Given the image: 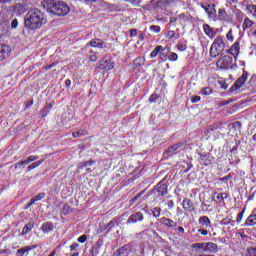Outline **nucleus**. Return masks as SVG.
<instances>
[{
	"label": "nucleus",
	"mask_w": 256,
	"mask_h": 256,
	"mask_svg": "<svg viewBox=\"0 0 256 256\" xmlns=\"http://www.w3.org/2000/svg\"><path fill=\"white\" fill-rule=\"evenodd\" d=\"M228 3H237V0H227Z\"/></svg>",
	"instance_id": "61"
},
{
	"label": "nucleus",
	"mask_w": 256,
	"mask_h": 256,
	"mask_svg": "<svg viewBox=\"0 0 256 256\" xmlns=\"http://www.w3.org/2000/svg\"><path fill=\"white\" fill-rule=\"evenodd\" d=\"M29 163H31V162L28 158L25 160H21L15 164V169H19V167H25L26 165H29Z\"/></svg>",
	"instance_id": "29"
},
{
	"label": "nucleus",
	"mask_w": 256,
	"mask_h": 256,
	"mask_svg": "<svg viewBox=\"0 0 256 256\" xmlns=\"http://www.w3.org/2000/svg\"><path fill=\"white\" fill-rule=\"evenodd\" d=\"M204 29V33L210 37V39H213V37H215V31H213V28H211V26H209V24H205L203 26Z\"/></svg>",
	"instance_id": "14"
},
{
	"label": "nucleus",
	"mask_w": 256,
	"mask_h": 256,
	"mask_svg": "<svg viewBox=\"0 0 256 256\" xmlns=\"http://www.w3.org/2000/svg\"><path fill=\"white\" fill-rule=\"evenodd\" d=\"M250 27H253V21H251V19H249V18H245L244 23H243L244 31L246 29H250Z\"/></svg>",
	"instance_id": "30"
},
{
	"label": "nucleus",
	"mask_w": 256,
	"mask_h": 256,
	"mask_svg": "<svg viewBox=\"0 0 256 256\" xmlns=\"http://www.w3.org/2000/svg\"><path fill=\"white\" fill-rule=\"evenodd\" d=\"M249 79V73L243 72L241 77H239L236 82L233 84V86L230 88L231 93L235 91H239L243 85H245V82Z\"/></svg>",
	"instance_id": "4"
},
{
	"label": "nucleus",
	"mask_w": 256,
	"mask_h": 256,
	"mask_svg": "<svg viewBox=\"0 0 256 256\" xmlns=\"http://www.w3.org/2000/svg\"><path fill=\"white\" fill-rule=\"evenodd\" d=\"M198 232L201 233V235H204V236L208 235V233H209L207 230H203V229L198 230Z\"/></svg>",
	"instance_id": "56"
},
{
	"label": "nucleus",
	"mask_w": 256,
	"mask_h": 256,
	"mask_svg": "<svg viewBox=\"0 0 256 256\" xmlns=\"http://www.w3.org/2000/svg\"><path fill=\"white\" fill-rule=\"evenodd\" d=\"M98 47L99 49H103L104 42L101 39H94L91 40L89 43L86 44V47Z\"/></svg>",
	"instance_id": "10"
},
{
	"label": "nucleus",
	"mask_w": 256,
	"mask_h": 256,
	"mask_svg": "<svg viewBox=\"0 0 256 256\" xmlns=\"http://www.w3.org/2000/svg\"><path fill=\"white\" fill-rule=\"evenodd\" d=\"M44 7L53 15H57V17H65L71 11L69 5L63 1L44 0Z\"/></svg>",
	"instance_id": "2"
},
{
	"label": "nucleus",
	"mask_w": 256,
	"mask_h": 256,
	"mask_svg": "<svg viewBox=\"0 0 256 256\" xmlns=\"http://www.w3.org/2000/svg\"><path fill=\"white\" fill-rule=\"evenodd\" d=\"M200 93L202 95H211V93H213V89H211L210 87H205L201 90Z\"/></svg>",
	"instance_id": "36"
},
{
	"label": "nucleus",
	"mask_w": 256,
	"mask_h": 256,
	"mask_svg": "<svg viewBox=\"0 0 256 256\" xmlns=\"http://www.w3.org/2000/svg\"><path fill=\"white\" fill-rule=\"evenodd\" d=\"M129 255V246H124L120 248L113 256H127Z\"/></svg>",
	"instance_id": "18"
},
{
	"label": "nucleus",
	"mask_w": 256,
	"mask_h": 256,
	"mask_svg": "<svg viewBox=\"0 0 256 256\" xmlns=\"http://www.w3.org/2000/svg\"><path fill=\"white\" fill-rule=\"evenodd\" d=\"M48 256H55V251H52Z\"/></svg>",
	"instance_id": "63"
},
{
	"label": "nucleus",
	"mask_w": 256,
	"mask_h": 256,
	"mask_svg": "<svg viewBox=\"0 0 256 256\" xmlns=\"http://www.w3.org/2000/svg\"><path fill=\"white\" fill-rule=\"evenodd\" d=\"M170 23H177V18L176 17H171L170 18Z\"/></svg>",
	"instance_id": "58"
},
{
	"label": "nucleus",
	"mask_w": 256,
	"mask_h": 256,
	"mask_svg": "<svg viewBox=\"0 0 256 256\" xmlns=\"http://www.w3.org/2000/svg\"><path fill=\"white\" fill-rule=\"evenodd\" d=\"M44 161V159H41L39 161L32 163L31 165L28 166V171H33V169H37V167H39V165H42Z\"/></svg>",
	"instance_id": "27"
},
{
	"label": "nucleus",
	"mask_w": 256,
	"mask_h": 256,
	"mask_svg": "<svg viewBox=\"0 0 256 256\" xmlns=\"http://www.w3.org/2000/svg\"><path fill=\"white\" fill-rule=\"evenodd\" d=\"M33 227H35V223L33 222L26 224L22 230V235H27V233H31V229H33Z\"/></svg>",
	"instance_id": "22"
},
{
	"label": "nucleus",
	"mask_w": 256,
	"mask_h": 256,
	"mask_svg": "<svg viewBox=\"0 0 256 256\" xmlns=\"http://www.w3.org/2000/svg\"><path fill=\"white\" fill-rule=\"evenodd\" d=\"M77 247H79V244L73 243V244L70 246V250L73 251V250L77 249Z\"/></svg>",
	"instance_id": "55"
},
{
	"label": "nucleus",
	"mask_w": 256,
	"mask_h": 256,
	"mask_svg": "<svg viewBox=\"0 0 256 256\" xmlns=\"http://www.w3.org/2000/svg\"><path fill=\"white\" fill-rule=\"evenodd\" d=\"M143 219H144L143 214L141 212H136L129 216V218L127 219V223L128 225H131V224L139 223L143 221Z\"/></svg>",
	"instance_id": "5"
},
{
	"label": "nucleus",
	"mask_w": 256,
	"mask_h": 256,
	"mask_svg": "<svg viewBox=\"0 0 256 256\" xmlns=\"http://www.w3.org/2000/svg\"><path fill=\"white\" fill-rule=\"evenodd\" d=\"M45 24H47V16L39 9L30 10L24 20L26 29H30L31 31L41 29Z\"/></svg>",
	"instance_id": "1"
},
{
	"label": "nucleus",
	"mask_w": 256,
	"mask_h": 256,
	"mask_svg": "<svg viewBox=\"0 0 256 256\" xmlns=\"http://www.w3.org/2000/svg\"><path fill=\"white\" fill-rule=\"evenodd\" d=\"M199 101H201V97L200 96L192 97V103H199Z\"/></svg>",
	"instance_id": "53"
},
{
	"label": "nucleus",
	"mask_w": 256,
	"mask_h": 256,
	"mask_svg": "<svg viewBox=\"0 0 256 256\" xmlns=\"http://www.w3.org/2000/svg\"><path fill=\"white\" fill-rule=\"evenodd\" d=\"M93 165H95V161H87V162H84L82 166H79V168L86 169L88 173H91V171H93V169L91 168L93 167Z\"/></svg>",
	"instance_id": "17"
},
{
	"label": "nucleus",
	"mask_w": 256,
	"mask_h": 256,
	"mask_svg": "<svg viewBox=\"0 0 256 256\" xmlns=\"http://www.w3.org/2000/svg\"><path fill=\"white\" fill-rule=\"evenodd\" d=\"M35 249H37V246H35V245L25 246V247L17 250L16 256H24V255L27 256V255H29V253H31V251H35Z\"/></svg>",
	"instance_id": "7"
},
{
	"label": "nucleus",
	"mask_w": 256,
	"mask_h": 256,
	"mask_svg": "<svg viewBox=\"0 0 256 256\" xmlns=\"http://www.w3.org/2000/svg\"><path fill=\"white\" fill-rule=\"evenodd\" d=\"M253 139H254V141H256V134L253 135Z\"/></svg>",
	"instance_id": "64"
},
{
	"label": "nucleus",
	"mask_w": 256,
	"mask_h": 256,
	"mask_svg": "<svg viewBox=\"0 0 256 256\" xmlns=\"http://www.w3.org/2000/svg\"><path fill=\"white\" fill-rule=\"evenodd\" d=\"M177 59H179V55H177L175 52H172L169 56V61H177Z\"/></svg>",
	"instance_id": "43"
},
{
	"label": "nucleus",
	"mask_w": 256,
	"mask_h": 256,
	"mask_svg": "<svg viewBox=\"0 0 256 256\" xmlns=\"http://www.w3.org/2000/svg\"><path fill=\"white\" fill-rule=\"evenodd\" d=\"M225 51V42H223V38H217L210 48V54L212 57H217V55H221Z\"/></svg>",
	"instance_id": "3"
},
{
	"label": "nucleus",
	"mask_w": 256,
	"mask_h": 256,
	"mask_svg": "<svg viewBox=\"0 0 256 256\" xmlns=\"http://www.w3.org/2000/svg\"><path fill=\"white\" fill-rule=\"evenodd\" d=\"M87 241V235H82L78 238L79 243H85Z\"/></svg>",
	"instance_id": "51"
},
{
	"label": "nucleus",
	"mask_w": 256,
	"mask_h": 256,
	"mask_svg": "<svg viewBox=\"0 0 256 256\" xmlns=\"http://www.w3.org/2000/svg\"><path fill=\"white\" fill-rule=\"evenodd\" d=\"M150 30L153 32V33H160L161 32V27L160 26H157V25H152L150 27Z\"/></svg>",
	"instance_id": "41"
},
{
	"label": "nucleus",
	"mask_w": 256,
	"mask_h": 256,
	"mask_svg": "<svg viewBox=\"0 0 256 256\" xmlns=\"http://www.w3.org/2000/svg\"><path fill=\"white\" fill-rule=\"evenodd\" d=\"M103 246V240H98L96 245L94 246L95 249H100Z\"/></svg>",
	"instance_id": "52"
},
{
	"label": "nucleus",
	"mask_w": 256,
	"mask_h": 256,
	"mask_svg": "<svg viewBox=\"0 0 256 256\" xmlns=\"http://www.w3.org/2000/svg\"><path fill=\"white\" fill-rule=\"evenodd\" d=\"M199 224L201 225L202 229H209V227H211V220L207 216H201L199 218Z\"/></svg>",
	"instance_id": "9"
},
{
	"label": "nucleus",
	"mask_w": 256,
	"mask_h": 256,
	"mask_svg": "<svg viewBox=\"0 0 256 256\" xmlns=\"http://www.w3.org/2000/svg\"><path fill=\"white\" fill-rule=\"evenodd\" d=\"M194 249H202V251H205L206 249V243H197L193 245Z\"/></svg>",
	"instance_id": "40"
},
{
	"label": "nucleus",
	"mask_w": 256,
	"mask_h": 256,
	"mask_svg": "<svg viewBox=\"0 0 256 256\" xmlns=\"http://www.w3.org/2000/svg\"><path fill=\"white\" fill-rule=\"evenodd\" d=\"M86 3H100V5H104L105 1L103 0H84Z\"/></svg>",
	"instance_id": "45"
},
{
	"label": "nucleus",
	"mask_w": 256,
	"mask_h": 256,
	"mask_svg": "<svg viewBox=\"0 0 256 256\" xmlns=\"http://www.w3.org/2000/svg\"><path fill=\"white\" fill-rule=\"evenodd\" d=\"M229 223H231V219H227V218H226L225 225H229Z\"/></svg>",
	"instance_id": "62"
},
{
	"label": "nucleus",
	"mask_w": 256,
	"mask_h": 256,
	"mask_svg": "<svg viewBox=\"0 0 256 256\" xmlns=\"http://www.w3.org/2000/svg\"><path fill=\"white\" fill-rule=\"evenodd\" d=\"M52 67H55V63H52V64L46 66L45 69H46V70H47V69H52Z\"/></svg>",
	"instance_id": "59"
},
{
	"label": "nucleus",
	"mask_w": 256,
	"mask_h": 256,
	"mask_svg": "<svg viewBox=\"0 0 256 256\" xmlns=\"http://www.w3.org/2000/svg\"><path fill=\"white\" fill-rule=\"evenodd\" d=\"M37 159H39V156L37 155H30L28 157V161H30V163H32V161H37Z\"/></svg>",
	"instance_id": "48"
},
{
	"label": "nucleus",
	"mask_w": 256,
	"mask_h": 256,
	"mask_svg": "<svg viewBox=\"0 0 256 256\" xmlns=\"http://www.w3.org/2000/svg\"><path fill=\"white\" fill-rule=\"evenodd\" d=\"M178 231H179L180 233H185V228H183V227H178Z\"/></svg>",
	"instance_id": "60"
},
{
	"label": "nucleus",
	"mask_w": 256,
	"mask_h": 256,
	"mask_svg": "<svg viewBox=\"0 0 256 256\" xmlns=\"http://www.w3.org/2000/svg\"><path fill=\"white\" fill-rule=\"evenodd\" d=\"M87 57L89 59V61H91L92 63H95L98 59L97 57V53L93 52V51H90L88 54H87Z\"/></svg>",
	"instance_id": "31"
},
{
	"label": "nucleus",
	"mask_w": 256,
	"mask_h": 256,
	"mask_svg": "<svg viewBox=\"0 0 256 256\" xmlns=\"http://www.w3.org/2000/svg\"><path fill=\"white\" fill-rule=\"evenodd\" d=\"M218 69H225V58H221L216 63Z\"/></svg>",
	"instance_id": "37"
},
{
	"label": "nucleus",
	"mask_w": 256,
	"mask_h": 256,
	"mask_svg": "<svg viewBox=\"0 0 256 256\" xmlns=\"http://www.w3.org/2000/svg\"><path fill=\"white\" fill-rule=\"evenodd\" d=\"M115 65L111 60L107 61L106 59H102L100 61L99 69H103L104 71H111Z\"/></svg>",
	"instance_id": "8"
},
{
	"label": "nucleus",
	"mask_w": 256,
	"mask_h": 256,
	"mask_svg": "<svg viewBox=\"0 0 256 256\" xmlns=\"http://www.w3.org/2000/svg\"><path fill=\"white\" fill-rule=\"evenodd\" d=\"M161 51H163V46H157L150 54V58L151 59H155V57H157V55H159V53H161Z\"/></svg>",
	"instance_id": "26"
},
{
	"label": "nucleus",
	"mask_w": 256,
	"mask_h": 256,
	"mask_svg": "<svg viewBox=\"0 0 256 256\" xmlns=\"http://www.w3.org/2000/svg\"><path fill=\"white\" fill-rule=\"evenodd\" d=\"M245 225H246L247 227H253V225H256V214L250 215V216L247 218V220H246V222H245Z\"/></svg>",
	"instance_id": "20"
},
{
	"label": "nucleus",
	"mask_w": 256,
	"mask_h": 256,
	"mask_svg": "<svg viewBox=\"0 0 256 256\" xmlns=\"http://www.w3.org/2000/svg\"><path fill=\"white\" fill-rule=\"evenodd\" d=\"M183 147H185L184 143H178V144H174L173 146H171L170 148H168V153H175L177 151H181V149H183Z\"/></svg>",
	"instance_id": "15"
},
{
	"label": "nucleus",
	"mask_w": 256,
	"mask_h": 256,
	"mask_svg": "<svg viewBox=\"0 0 256 256\" xmlns=\"http://www.w3.org/2000/svg\"><path fill=\"white\" fill-rule=\"evenodd\" d=\"M246 9L249 11V13H251V15L256 17V5H248Z\"/></svg>",
	"instance_id": "32"
},
{
	"label": "nucleus",
	"mask_w": 256,
	"mask_h": 256,
	"mask_svg": "<svg viewBox=\"0 0 256 256\" xmlns=\"http://www.w3.org/2000/svg\"><path fill=\"white\" fill-rule=\"evenodd\" d=\"M182 207L185 209L188 213H191L193 211V203L189 199H185L182 202Z\"/></svg>",
	"instance_id": "12"
},
{
	"label": "nucleus",
	"mask_w": 256,
	"mask_h": 256,
	"mask_svg": "<svg viewBox=\"0 0 256 256\" xmlns=\"http://www.w3.org/2000/svg\"><path fill=\"white\" fill-rule=\"evenodd\" d=\"M43 233H51L53 231V224L51 222H46L41 226Z\"/></svg>",
	"instance_id": "19"
},
{
	"label": "nucleus",
	"mask_w": 256,
	"mask_h": 256,
	"mask_svg": "<svg viewBox=\"0 0 256 256\" xmlns=\"http://www.w3.org/2000/svg\"><path fill=\"white\" fill-rule=\"evenodd\" d=\"M177 49L179 51H186L187 50V41L186 40H179L177 44Z\"/></svg>",
	"instance_id": "25"
},
{
	"label": "nucleus",
	"mask_w": 256,
	"mask_h": 256,
	"mask_svg": "<svg viewBox=\"0 0 256 256\" xmlns=\"http://www.w3.org/2000/svg\"><path fill=\"white\" fill-rule=\"evenodd\" d=\"M159 98V95L157 94H152L149 98V101L150 103H154L155 102V99H158Z\"/></svg>",
	"instance_id": "49"
},
{
	"label": "nucleus",
	"mask_w": 256,
	"mask_h": 256,
	"mask_svg": "<svg viewBox=\"0 0 256 256\" xmlns=\"http://www.w3.org/2000/svg\"><path fill=\"white\" fill-rule=\"evenodd\" d=\"M171 53V48L169 46L162 47V50L160 51V59L161 61H167V55Z\"/></svg>",
	"instance_id": "11"
},
{
	"label": "nucleus",
	"mask_w": 256,
	"mask_h": 256,
	"mask_svg": "<svg viewBox=\"0 0 256 256\" xmlns=\"http://www.w3.org/2000/svg\"><path fill=\"white\" fill-rule=\"evenodd\" d=\"M241 221H243V211L239 212L236 218V223H241Z\"/></svg>",
	"instance_id": "46"
},
{
	"label": "nucleus",
	"mask_w": 256,
	"mask_h": 256,
	"mask_svg": "<svg viewBox=\"0 0 256 256\" xmlns=\"http://www.w3.org/2000/svg\"><path fill=\"white\" fill-rule=\"evenodd\" d=\"M214 201H216V203H223V194L215 193Z\"/></svg>",
	"instance_id": "35"
},
{
	"label": "nucleus",
	"mask_w": 256,
	"mask_h": 256,
	"mask_svg": "<svg viewBox=\"0 0 256 256\" xmlns=\"http://www.w3.org/2000/svg\"><path fill=\"white\" fill-rule=\"evenodd\" d=\"M130 37H137V31L134 30H130Z\"/></svg>",
	"instance_id": "54"
},
{
	"label": "nucleus",
	"mask_w": 256,
	"mask_h": 256,
	"mask_svg": "<svg viewBox=\"0 0 256 256\" xmlns=\"http://www.w3.org/2000/svg\"><path fill=\"white\" fill-rule=\"evenodd\" d=\"M203 9H205L206 13H208L209 17H215L217 10H215V5H208V6H203Z\"/></svg>",
	"instance_id": "13"
},
{
	"label": "nucleus",
	"mask_w": 256,
	"mask_h": 256,
	"mask_svg": "<svg viewBox=\"0 0 256 256\" xmlns=\"http://www.w3.org/2000/svg\"><path fill=\"white\" fill-rule=\"evenodd\" d=\"M248 255L249 256H256V248L248 249Z\"/></svg>",
	"instance_id": "47"
},
{
	"label": "nucleus",
	"mask_w": 256,
	"mask_h": 256,
	"mask_svg": "<svg viewBox=\"0 0 256 256\" xmlns=\"http://www.w3.org/2000/svg\"><path fill=\"white\" fill-rule=\"evenodd\" d=\"M18 25H19V22L17 21V19L12 20L11 22L12 29H17Z\"/></svg>",
	"instance_id": "50"
},
{
	"label": "nucleus",
	"mask_w": 256,
	"mask_h": 256,
	"mask_svg": "<svg viewBox=\"0 0 256 256\" xmlns=\"http://www.w3.org/2000/svg\"><path fill=\"white\" fill-rule=\"evenodd\" d=\"M161 223H163V225H165L166 227H177V222L169 219V218H161Z\"/></svg>",
	"instance_id": "16"
},
{
	"label": "nucleus",
	"mask_w": 256,
	"mask_h": 256,
	"mask_svg": "<svg viewBox=\"0 0 256 256\" xmlns=\"http://www.w3.org/2000/svg\"><path fill=\"white\" fill-rule=\"evenodd\" d=\"M145 64V58H137L134 61V65H136L137 67H141V65Z\"/></svg>",
	"instance_id": "39"
},
{
	"label": "nucleus",
	"mask_w": 256,
	"mask_h": 256,
	"mask_svg": "<svg viewBox=\"0 0 256 256\" xmlns=\"http://www.w3.org/2000/svg\"><path fill=\"white\" fill-rule=\"evenodd\" d=\"M226 39H228L230 41V43H233V31L230 30L227 34H226Z\"/></svg>",
	"instance_id": "44"
},
{
	"label": "nucleus",
	"mask_w": 256,
	"mask_h": 256,
	"mask_svg": "<svg viewBox=\"0 0 256 256\" xmlns=\"http://www.w3.org/2000/svg\"><path fill=\"white\" fill-rule=\"evenodd\" d=\"M178 19H179L180 23H185V21H189V15L182 13V14L178 15Z\"/></svg>",
	"instance_id": "33"
},
{
	"label": "nucleus",
	"mask_w": 256,
	"mask_h": 256,
	"mask_svg": "<svg viewBox=\"0 0 256 256\" xmlns=\"http://www.w3.org/2000/svg\"><path fill=\"white\" fill-rule=\"evenodd\" d=\"M206 252L213 253V251H217V245L213 242L206 243Z\"/></svg>",
	"instance_id": "23"
},
{
	"label": "nucleus",
	"mask_w": 256,
	"mask_h": 256,
	"mask_svg": "<svg viewBox=\"0 0 256 256\" xmlns=\"http://www.w3.org/2000/svg\"><path fill=\"white\" fill-rule=\"evenodd\" d=\"M166 37H167L168 39H175V41H177V39H179L180 35L177 34V33H175V31L170 30V31H168V33L166 34Z\"/></svg>",
	"instance_id": "28"
},
{
	"label": "nucleus",
	"mask_w": 256,
	"mask_h": 256,
	"mask_svg": "<svg viewBox=\"0 0 256 256\" xmlns=\"http://www.w3.org/2000/svg\"><path fill=\"white\" fill-rule=\"evenodd\" d=\"M152 215L154 217H160V215H161V208H159V207L153 208L152 209Z\"/></svg>",
	"instance_id": "38"
},
{
	"label": "nucleus",
	"mask_w": 256,
	"mask_h": 256,
	"mask_svg": "<svg viewBox=\"0 0 256 256\" xmlns=\"http://www.w3.org/2000/svg\"><path fill=\"white\" fill-rule=\"evenodd\" d=\"M11 54V47L9 45L0 44V61H5L7 56Z\"/></svg>",
	"instance_id": "6"
},
{
	"label": "nucleus",
	"mask_w": 256,
	"mask_h": 256,
	"mask_svg": "<svg viewBox=\"0 0 256 256\" xmlns=\"http://www.w3.org/2000/svg\"><path fill=\"white\" fill-rule=\"evenodd\" d=\"M85 131H77V132H74L72 135H73V137L75 138V139H77V138H79V137H81V136H83V135H85Z\"/></svg>",
	"instance_id": "42"
},
{
	"label": "nucleus",
	"mask_w": 256,
	"mask_h": 256,
	"mask_svg": "<svg viewBox=\"0 0 256 256\" xmlns=\"http://www.w3.org/2000/svg\"><path fill=\"white\" fill-rule=\"evenodd\" d=\"M65 85H66V87H71V81L69 79H67L65 81Z\"/></svg>",
	"instance_id": "57"
},
{
	"label": "nucleus",
	"mask_w": 256,
	"mask_h": 256,
	"mask_svg": "<svg viewBox=\"0 0 256 256\" xmlns=\"http://www.w3.org/2000/svg\"><path fill=\"white\" fill-rule=\"evenodd\" d=\"M45 198V193H40L36 195L34 198L31 199V202L28 204V207H31V205L37 203V201H41V199Z\"/></svg>",
	"instance_id": "24"
},
{
	"label": "nucleus",
	"mask_w": 256,
	"mask_h": 256,
	"mask_svg": "<svg viewBox=\"0 0 256 256\" xmlns=\"http://www.w3.org/2000/svg\"><path fill=\"white\" fill-rule=\"evenodd\" d=\"M228 52L230 55H233V57H235V55H239V43H234Z\"/></svg>",
	"instance_id": "21"
},
{
	"label": "nucleus",
	"mask_w": 256,
	"mask_h": 256,
	"mask_svg": "<svg viewBox=\"0 0 256 256\" xmlns=\"http://www.w3.org/2000/svg\"><path fill=\"white\" fill-rule=\"evenodd\" d=\"M158 193L160 195H165L167 193V186L165 184H162L158 187Z\"/></svg>",
	"instance_id": "34"
}]
</instances>
